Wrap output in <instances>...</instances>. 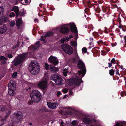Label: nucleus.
Segmentation results:
<instances>
[{
	"label": "nucleus",
	"mask_w": 126,
	"mask_h": 126,
	"mask_svg": "<svg viewBox=\"0 0 126 126\" xmlns=\"http://www.w3.org/2000/svg\"><path fill=\"white\" fill-rule=\"evenodd\" d=\"M70 27L71 31L73 32L76 33L77 32V29L74 23L70 24Z\"/></svg>",
	"instance_id": "17"
},
{
	"label": "nucleus",
	"mask_w": 126,
	"mask_h": 126,
	"mask_svg": "<svg viewBox=\"0 0 126 126\" xmlns=\"http://www.w3.org/2000/svg\"><path fill=\"white\" fill-rule=\"evenodd\" d=\"M83 122L84 123L89 124L92 122V121L90 119L87 117L84 118L83 119Z\"/></svg>",
	"instance_id": "14"
},
{
	"label": "nucleus",
	"mask_w": 126,
	"mask_h": 126,
	"mask_svg": "<svg viewBox=\"0 0 126 126\" xmlns=\"http://www.w3.org/2000/svg\"><path fill=\"white\" fill-rule=\"evenodd\" d=\"M9 16L10 17H12L14 16L15 15L13 12H12L10 13Z\"/></svg>",
	"instance_id": "34"
},
{
	"label": "nucleus",
	"mask_w": 126,
	"mask_h": 126,
	"mask_svg": "<svg viewBox=\"0 0 126 126\" xmlns=\"http://www.w3.org/2000/svg\"><path fill=\"white\" fill-rule=\"evenodd\" d=\"M63 72H66L67 73V70L66 69H64Z\"/></svg>",
	"instance_id": "51"
},
{
	"label": "nucleus",
	"mask_w": 126,
	"mask_h": 126,
	"mask_svg": "<svg viewBox=\"0 0 126 126\" xmlns=\"http://www.w3.org/2000/svg\"><path fill=\"white\" fill-rule=\"evenodd\" d=\"M49 70L50 71L52 72H57L58 71L57 68L55 67H52L51 66H50L49 68Z\"/></svg>",
	"instance_id": "22"
},
{
	"label": "nucleus",
	"mask_w": 126,
	"mask_h": 126,
	"mask_svg": "<svg viewBox=\"0 0 126 126\" xmlns=\"http://www.w3.org/2000/svg\"><path fill=\"white\" fill-rule=\"evenodd\" d=\"M120 124L118 123H117V124L115 125V126H119Z\"/></svg>",
	"instance_id": "56"
},
{
	"label": "nucleus",
	"mask_w": 126,
	"mask_h": 126,
	"mask_svg": "<svg viewBox=\"0 0 126 126\" xmlns=\"http://www.w3.org/2000/svg\"><path fill=\"white\" fill-rule=\"evenodd\" d=\"M14 115L15 117L14 118L13 121L15 123L18 122L20 119H22L23 117L22 113L20 111H18L17 113L15 114Z\"/></svg>",
	"instance_id": "5"
},
{
	"label": "nucleus",
	"mask_w": 126,
	"mask_h": 126,
	"mask_svg": "<svg viewBox=\"0 0 126 126\" xmlns=\"http://www.w3.org/2000/svg\"><path fill=\"white\" fill-rule=\"evenodd\" d=\"M30 97L34 102L37 103L41 100L42 96L39 91L35 90L32 91L30 94Z\"/></svg>",
	"instance_id": "2"
},
{
	"label": "nucleus",
	"mask_w": 126,
	"mask_h": 126,
	"mask_svg": "<svg viewBox=\"0 0 126 126\" xmlns=\"http://www.w3.org/2000/svg\"><path fill=\"white\" fill-rule=\"evenodd\" d=\"M35 45H36L37 46L39 47L40 46V44L39 43V41H38L36 42V44Z\"/></svg>",
	"instance_id": "45"
},
{
	"label": "nucleus",
	"mask_w": 126,
	"mask_h": 126,
	"mask_svg": "<svg viewBox=\"0 0 126 126\" xmlns=\"http://www.w3.org/2000/svg\"><path fill=\"white\" fill-rule=\"evenodd\" d=\"M64 93H66L68 91V90L67 89H64L63 90Z\"/></svg>",
	"instance_id": "41"
},
{
	"label": "nucleus",
	"mask_w": 126,
	"mask_h": 126,
	"mask_svg": "<svg viewBox=\"0 0 126 126\" xmlns=\"http://www.w3.org/2000/svg\"><path fill=\"white\" fill-rule=\"evenodd\" d=\"M0 59L1 60H7V59L4 56H1L0 57Z\"/></svg>",
	"instance_id": "35"
},
{
	"label": "nucleus",
	"mask_w": 126,
	"mask_h": 126,
	"mask_svg": "<svg viewBox=\"0 0 126 126\" xmlns=\"http://www.w3.org/2000/svg\"><path fill=\"white\" fill-rule=\"evenodd\" d=\"M8 57L9 58H11L13 57V56L11 53H9L7 55Z\"/></svg>",
	"instance_id": "39"
},
{
	"label": "nucleus",
	"mask_w": 126,
	"mask_h": 126,
	"mask_svg": "<svg viewBox=\"0 0 126 126\" xmlns=\"http://www.w3.org/2000/svg\"><path fill=\"white\" fill-rule=\"evenodd\" d=\"M78 67L79 68L81 69L82 70L78 71V73L75 74L68 82V84L69 85L74 84L76 86H79L80 83L83 82L81 79L84 76L85 74L86 70L85 65L83 62L80 60L78 62Z\"/></svg>",
	"instance_id": "1"
},
{
	"label": "nucleus",
	"mask_w": 126,
	"mask_h": 126,
	"mask_svg": "<svg viewBox=\"0 0 126 126\" xmlns=\"http://www.w3.org/2000/svg\"><path fill=\"white\" fill-rule=\"evenodd\" d=\"M115 59L114 58H113L111 60V62L112 63H115Z\"/></svg>",
	"instance_id": "43"
},
{
	"label": "nucleus",
	"mask_w": 126,
	"mask_h": 126,
	"mask_svg": "<svg viewBox=\"0 0 126 126\" xmlns=\"http://www.w3.org/2000/svg\"><path fill=\"white\" fill-rule=\"evenodd\" d=\"M19 43L18 42H17V44H16V45H15V46H14L13 47V49H15L16 48V47H19Z\"/></svg>",
	"instance_id": "31"
},
{
	"label": "nucleus",
	"mask_w": 126,
	"mask_h": 126,
	"mask_svg": "<svg viewBox=\"0 0 126 126\" xmlns=\"http://www.w3.org/2000/svg\"><path fill=\"white\" fill-rule=\"evenodd\" d=\"M11 113V111H9L8 113H7V114L9 115Z\"/></svg>",
	"instance_id": "59"
},
{
	"label": "nucleus",
	"mask_w": 126,
	"mask_h": 126,
	"mask_svg": "<svg viewBox=\"0 0 126 126\" xmlns=\"http://www.w3.org/2000/svg\"><path fill=\"white\" fill-rule=\"evenodd\" d=\"M4 12V9L2 7H0V15L2 16Z\"/></svg>",
	"instance_id": "25"
},
{
	"label": "nucleus",
	"mask_w": 126,
	"mask_h": 126,
	"mask_svg": "<svg viewBox=\"0 0 126 126\" xmlns=\"http://www.w3.org/2000/svg\"><path fill=\"white\" fill-rule=\"evenodd\" d=\"M27 53H25L18 56L15 58L12 62V63L15 66H16L20 64L27 57Z\"/></svg>",
	"instance_id": "3"
},
{
	"label": "nucleus",
	"mask_w": 126,
	"mask_h": 126,
	"mask_svg": "<svg viewBox=\"0 0 126 126\" xmlns=\"http://www.w3.org/2000/svg\"><path fill=\"white\" fill-rule=\"evenodd\" d=\"M54 32L52 31H49L47 32L45 35L46 37H49L53 35Z\"/></svg>",
	"instance_id": "21"
},
{
	"label": "nucleus",
	"mask_w": 126,
	"mask_h": 126,
	"mask_svg": "<svg viewBox=\"0 0 126 126\" xmlns=\"http://www.w3.org/2000/svg\"><path fill=\"white\" fill-rule=\"evenodd\" d=\"M78 123V122L77 120H74L71 122L73 126H77Z\"/></svg>",
	"instance_id": "26"
},
{
	"label": "nucleus",
	"mask_w": 126,
	"mask_h": 126,
	"mask_svg": "<svg viewBox=\"0 0 126 126\" xmlns=\"http://www.w3.org/2000/svg\"><path fill=\"white\" fill-rule=\"evenodd\" d=\"M39 47L38 46H37L36 45H35V46L33 47L32 48L33 49V50H36L37 48Z\"/></svg>",
	"instance_id": "36"
},
{
	"label": "nucleus",
	"mask_w": 126,
	"mask_h": 126,
	"mask_svg": "<svg viewBox=\"0 0 126 126\" xmlns=\"http://www.w3.org/2000/svg\"><path fill=\"white\" fill-rule=\"evenodd\" d=\"M37 66H39L38 65L37 62L36 60H34L31 61L29 65V67H33Z\"/></svg>",
	"instance_id": "13"
},
{
	"label": "nucleus",
	"mask_w": 126,
	"mask_h": 126,
	"mask_svg": "<svg viewBox=\"0 0 126 126\" xmlns=\"http://www.w3.org/2000/svg\"><path fill=\"white\" fill-rule=\"evenodd\" d=\"M6 28H0V31L1 33H4L6 31Z\"/></svg>",
	"instance_id": "24"
},
{
	"label": "nucleus",
	"mask_w": 126,
	"mask_h": 126,
	"mask_svg": "<svg viewBox=\"0 0 126 126\" xmlns=\"http://www.w3.org/2000/svg\"><path fill=\"white\" fill-rule=\"evenodd\" d=\"M9 126H14L13 124H9Z\"/></svg>",
	"instance_id": "55"
},
{
	"label": "nucleus",
	"mask_w": 126,
	"mask_h": 126,
	"mask_svg": "<svg viewBox=\"0 0 126 126\" xmlns=\"http://www.w3.org/2000/svg\"><path fill=\"white\" fill-rule=\"evenodd\" d=\"M15 23L14 21H12L10 23V25L11 26H13L15 25Z\"/></svg>",
	"instance_id": "37"
},
{
	"label": "nucleus",
	"mask_w": 126,
	"mask_h": 126,
	"mask_svg": "<svg viewBox=\"0 0 126 126\" xmlns=\"http://www.w3.org/2000/svg\"><path fill=\"white\" fill-rule=\"evenodd\" d=\"M69 94L70 95H72L73 94V92L71 91V90H70L69 91Z\"/></svg>",
	"instance_id": "48"
},
{
	"label": "nucleus",
	"mask_w": 126,
	"mask_h": 126,
	"mask_svg": "<svg viewBox=\"0 0 126 126\" xmlns=\"http://www.w3.org/2000/svg\"><path fill=\"white\" fill-rule=\"evenodd\" d=\"M16 25L19 29L20 28V26H22L23 24L22 23L21 19L20 18L18 19L16 21Z\"/></svg>",
	"instance_id": "15"
},
{
	"label": "nucleus",
	"mask_w": 126,
	"mask_h": 126,
	"mask_svg": "<svg viewBox=\"0 0 126 126\" xmlns=\"http://www.w3.org/2000/svg\"><path fill=\"white\" fill-rule=\"evenodd\" d=\"M82 50L83 52H84L85 53L87 52V50L86 48L84 47L82 48Z\"/></svg>",
	"instance_id": "38"
},
{
	"label": "nucleus",
	"mask_w": 126,
	"mask_h": 126,
	"mask_svg": "<svg viewBox=\"0 0 126 126\" xmlns=\"http://www.w3.org/2000/svg\"><path fill=\"white\" fill-rule=\"evenodd\" d=\"M124 92H123V93H122V94H121V95L122 96H124Z\"/></svg>",
	"instance_id": "60"
},
{
	"label": "nucleus",
	"mask_w": 126,
	"mask_h": 126,
	"mask_svg": "<svg viewBox=\"0 0 126 126\" xmlns=\"http://www.w3.org/2000/svg\"><path fill=\"white\" fill-rule=\"evenodd\" d=\"M17 72H15L12 75V76L13 78H15L17 76Z\"/></svg>",
	"instance_id": "32"
},
{
	"label": "nucleus",
	"mask_w": 126,
	"mask_h": 126,
	"mask_svg": "<svg viewBox=\"0 0 126 126\" xmlns=\"http://www.w3.org/2000/svg\"><path fill=\"white\" fill-rule=\"evenodd\" d=\"M45 68L47 70L48 69V68H49L50 67L51 65H49L45 63Z\"/></svg>",
	"instance_id": "29"
},
{
	"label": "nucleus",
	"mask_w": 126,
	"mask_h": 126,
	"mask_svg": "<svg viewBox=\"0 0 126 126\" xmlns=\"http://www.w3.org/2000/svg\"><path fill=\"white\" fill-rule=\"evenodd\" d=\"M71 37H67L66 38V39L68 41H69V39H71Z\"/></svg>",
	"instance_id": "58"
},
{
	"label": "nucleus",
	"mask_w": 126,
	"mask_h": 126,
	"mask_svg": "<svg viewBox=\"0 0 126 126\" xmlns=\"http://www.w3.org/2000/svg\"><path fill=\"white\" fill-rule=\"evenodd\" d=\"M69 30L67 27L64 26L62 27L60 30V32L62 33H67L69 32Z\"/></svg>",
	"instance_id": "12"
},
{
	"label": "nucleus",
	"mask_w": 126,
	"mask_h": 126,
	"mask_svg": "<svg viewBox=\"0 0 126 126\" xmlns=\"http://www.w3.org/2000/svg\"><path fill=\"white\" fill-rule=\"evenodd\" d=\"M77 59L76 58H74L73 59V62L75 64L77 63Z\"/></svg>",
	"instance_id": "33"
},
{
	"label": "nucleus",
	"mask_w": 126,
	"mask_h": 126,
	"mask_svg": "<svg viewBox=\"0 0 126 126\" xmlns=\"http://www.w3.org/2000/svg\"><path fill=\"white\" fill-rule=\"evenodd\" d=\"M61 41L62 43H63L66 41V39L65 38H63L61 39Z\"/></svg>",
	"instance_id": "46"
},
{
	"label": "nucleus",
	"mask_w": 126,
	"mask_h": 126,
	"mask_svg": "<svg viewBox=\"0 0 126 126\" xmlns=\"http://www.w3.org/2000/svg\"><path fill=\"white\" fill-rule=\"evenodd\" d=\"M115 71L113 69H111L109 71V74L111 75H113Z\"/></svg>",
	"instance_id": "28"
},
{
	"label": "nucleus",
	"mask_w": 126,
	"mask_h": 126,
	"mask_svg": "<svg viewBox=\"0 0 126 126\" xmlns=\"http://www.w3.org/2000/svg\"><path fill=\"white\" fill-rule=\"evenodd\" d=\"M5 108L4 106H2V107L1 108V109L0 110V111H3L5 110Z\"/></svg>",
	"instance_id": "40"
},
{
	"label": "nucleus",
	"mask_w": 126,
	"mask_h": 126,
	"mask_svg": "<svg viewBox=\"0 0 126 126\" xmlns=\"http://www.w3.org/2000/svg\"><path fill=\"white\" fill-rule=\"evenodd\" d=\"M112 63L111 62V63H109L108 64V67H110L112 65Z\"/></svg>",
	"instance_id": "50"
},
{
	"label": "nucleus",
	"mask_w": 126,
	"mask_h": 126,
	"mask_svg": "<svg viewBox=\"0 0 126 126\" xmlns=\"http://www.w3.org/2000/svg\"><path fill=\"white\" fill-rule=\"evenodd\" d=\"M122 27V26L121 25H119V27L120 28H121Z\"/></svg>",
	"instance_id": "62"
},
{
	"label": "nucleus",
	"mask_w": 126,
	"mask_h": 126,
	"mask_svg": "<svg viewBox=\"0 0 126 126\" xmlns=\"http://www.w3.org/2000/svg\"><path fill=\"white\" fill-rule=\"evenodd\" d=\"M0 118L1 119V120L2 121L6 119L5 118Z\"/></svg>",
	"instance_id": "53"
},
{
	"label": "nucleus",
	"mask_w": 126,
	"mask_h": 126,
	"mask_svg": "<svg viewBox=\"0 0 126 126\" xmlns=\"http://www.w3.org/2000/svg\"><path fill=\"white\" fill-rule=\"evenodd\" d=\"M24 15V14L23 13H21V14H20V15H19L20 16H23Z\"/></svg>",
	"instance_id": "54"
},
{
	"label": "nucleus",
	"mask_w": 126,
	"mask_h": 126,
	"mask_svg": "<svg viewBox=\"0 0 126 126\" xmlns=\"http://www.w3.org/2000/svg\"><path fill=\"white\" fill-rule=\"evenodd\" d=\"M6 63V61H5V60H4L3 61H2V63H3V64H5Z\"/></svg>",
	"instance_id": "57"
},
{
	"label": "nucleus",
	"mask_w": 126,
	"mask_h": 126,
	"mask_svg": "<svg viewBox=\"0 0 126 126\" xmlns=\"http://www.w3.org/2000/svg\"><path fill=\"white\" fill-rule=\"evenodd\" d=\"M24 1H25V3H27L28 2V0H24Z\"/></svg>",
	"instance_id": "61"
},
{
	"label": "nucleus",
	"mask_w": 126,
	"mask_h": 126,
	"mask_svg": "<svg viewBox=\"0 0 126 126\" xmlns=\"http://www.w3.org/2000/svg\"><path fill=\"white\" fill-rule=\"evenodd\" d=\"M71 37V38H72V36L70 35H69V37Z\"/></svg>",
	"instance_id": "63"
},
{
	"label": "nucleus",
	"mask_w": 126,
	"mask_h": 126,
	"mask_svg": "<svg viewBox=\"0 0 126 126\" xmlns=\"http://www.w3.org/2000/svg\"><path fill=\"white\" fill-rule=\"evenodd\" d=\"M33 103V102L32 101H30L28 102V104L31 105Z\"/></svg>",
	"instance_id": "47"
},
{
	"label": "nucleus",
	"mask_w": 126,
	"mask_h": 126,
	"mask_svg": "<svg viewBox=\"0 0 126 126\" xmlns=\"http://www.w3.org/2000/svg\"><path fill=\"white\" fill-rule=\"evenodd\" d=\"M46 37L45 36V35L43 36H42L41 38V40L42 41H43L45 43L46 42V41L45 39L46 38Z\"/></svg>",
	"instance_id": "30"
},
{
	"label": "nucleus",
	"mask_w": 126,
	"mask_h": 126,
	"mask_svg": "<svg viewBox=\"0 0 126 126\" xmlns=\"http://www.w3.org/2000/svg\"><path fill=\"white\" fill-rule=\"evenodd\" d=\"M64 122L63 121H62L61 123V126H64L63 125Z\"/></svg>",
	"instance_id": "52"
},
{
	"label": "nucleus",
	"mask_w": 126,
	"mask_h": 126,
	"mask_svg": "<svg viewBox=\"0 0 126 126\" xmlns=\"http://www.w3.org/2000/svg\"><path fill=\"white\" fill-rule=\"evenodd\" d=\"M16 91L15 90H13V89H8V93L11 96H13L15 94Z\"/></svg>",
	"instance_id": "20"
},
{
	"label": "nucleus",
	"mask_w": 126,
	"mask_h": 126,
	"mask_svg": "<svg viewBox=\"0 0 126 126\" xmlns=\"http://www.w3.org/2000/svg\"><path fill=\"white\" fill-rule=\"evenodd\" d=\"M70 45L72 46L76 47L77 46V43L74 41H71L70 43Z\"/></svg>",
	"instance_id": "27"
},
{
	"label": "nucleus",
	"mask_w": 126,
	"mask_h": 126,
	"mask_svg": "<svg viewBox=\"0 0 126 126\" xmlns=\"http://www.w3.org/2000/svg\"><path fill=\"white\" fill-rule=\"evenodd\" d=\"M47 105L48 107L51 109H54L56 108L57 106V103L54 102L52 103L50 102H47Z\"/></svg>",
	"instance_id": "11"
},
{
	"label": "nucleus",
	"mask_w": 126,
	"mask_h": 126,
	"mask_svg": "<svg viewBox=\"0 0 126 126\" xmlns=\"http://www.w3.org/2000/svg\"><path fill=\"white\" fill-rule=\"evenodd\" d=\"M47 80L45 78H44L38 85L41 89L44 90L47 86Z\"/></svg>",
	"instance_id": "7"
},
{
	"label": "nucleus",
	"mask_w": 126,
	"mask_h": 126,
	"mask_svg": "<svg viewBox=\"0 0 126 126\" xmlns=\"http://www.w3.org/2000/svg\"><path fill=\"white\" fill-rule=\"evenodd\" d=\"M70 46L66 44H63L61 47L62 49L65 51Z\"/></svg>",
	"instance_id": "19"
},
{
	"label": "nucleus",
	"mask_w": 126,
	"mask_h": 126,
	"mask_svg": "<svg viewBox=\"0 0 126 126\" xmlns=\"http://www.w3.org/2000/svg\"><path fill=\"white\" fill-rule=\"evenodd\" d=\"M11 10L14 11L15 12L16 14V17L17 18L20 14L18 7L16 6H14L12 7Z\"/></svg>",
	"instance_id": "10"
},
{
	"label": "nucleus",
	"mask_w": 126,
	"mask_h": 126,
	"mask_svg": "<svg viewBox=\"0 0 126 126\" xmlns=\"http://www.w3.org/2000/svg\"><path fill=\"white\" fill-rule=\"evenodd\" d=\"M61 94V93L60 91L58 92L57 93V95L58 96H59Z\"/></svg>",
	"instance_id": "44"
},
{
	"label": "nucleus",
	"mask_w": 126,
	"mask_h": 126,
	"mask_svg": "<svg viewBox=\"0 0 126 126\" xmlns=\"http://www.w3.org/2000/svg\"><path fill=\"white\" fill-rule=\"evenodd\" d=\"M29 67V69L31 73L33 75L37 74L39 72L40 67L39 66L36 67Z\"/></svg>",
	"instance_id": "6"
},
{
	"label": "nucleus",
	"mask_w": 126,
	"mask_h": 126,
	"mask_svg": "<svg viewBox=\"0 0 126 126\" xmlns=\"http://www.w3.org/2000/svg\"><path fill=\"white\" fill-rule=\"evenodd\" d=\"M7 20V18H2L0 19V24L1 25L3 23L5 22L6 20Z\"/></svg>",
	"instance_id": "23"
},
{
	"label": "nucleus",
	"mask_w": 126,
	"mask_h": 126,
	"mask_svg": "<svg viewBox=\"0 0 126 126\" xmlns=\"http://www.w3.org/2000/svg\"><path fill=\"white\" fill-rule=\"evenodd\" d=\"M8 89H13V90H15L16 84L15 83L13 80H11L10 82L8 84Z\"/></svg>",
	"instance_id": "9"
},
{
	"label": "nucleus",
	"mask_w": 126,
	"mask_h": 126,
	"mask_svg": "<svg viewBox=\"0 0 126 126\" xmlns=\"http://www.w3.org/2000/svg\"><path fill=\"white\" fill-rule=\"evenodd\" d=\"M65 52L69 54H72L73 52V49L70 46L65 51Z\"/></svg>",
	"instance_id": "18"
},
{
	"label": "nucleus",
	"mask_w": 126,
	"mask_h": 126,
	"mask_svg": "<svg viewBox=\"0 0 126 126\" xmlns=\"http://www.w3.org/2000/svg\"><path fill=\"white\" fill-rule=\"evenodd\" d=\"M63 73L64 76H67V73L66 72H63Z\"/></svg>",
	"instance_id": "49"
},
{
	"label": "nucleus",
	"mask_w": 126,
	"mask_h": 126,
	"mask_svg": "<svg viewBox=\"0 0 126 126\" xmlns=\"http://www.w3.org/2000/svg\"><path fill=\"white\" fill-rule=\"evenodd\" d=\"M124 94H125V95H126V93L125 92H124Z\"/></svg>",
	"instance_id": "64"
},
{
	"label": "nucleus",
	"mask_w": 126,
	"mask_h": 126,
	"mask_svg": "<svg viewBox=\"0 0 126 126\" xmlns=\"http://www.w3.org/2000/svg\"><path fill=\"white\" fill-rule=\"evenodd\" d=\"M39 111L40 112L42 113L47 112L49 111V110L44 106H43L41 107L39 110Z\"/></svg>",
	"instance_id": "16"
},
{
	"label": "nucleus",
	"mask_w": 126,
	"mask_h": 126,
	"mask_svg": "<svg viewBox=\"0 0 126 126\" xmlns=\"http://www.w3.org/2000/svg\"><path fill=\"white\" fill-rule=\"evenodd\" d=\"M93 121L96 123H97L98 122V121H97L96 120L94 119L92 120Z\"/></svg>",
	"instance_id": "42"
},
{
	"label": "nucleus",
	"mask_w": 126,
	"mask_h": 126,
	"mask_svg": "<svg viewBox=\"0 0 126 126\" xmlns=\"http://www.w3.org/2000/svg\"><path fill=\"white\" fill-rule=\"evenodd\" d=\"M49 61L55 65H57L58 63V59L55 57L51 56L49 58Z\"/></svg>",
	"instance_id": "8"
},
{
	"label": "nucleus",
	"mask_w": 126,
	"mask_h": 126,
	"mask_svg": "<svg viewBox=\"0 0 126 126\" xmlns=\"http://www.w3.org/2000/svg\"><path fill=\"white\" fill-rule=\"evenodd\" d=\"M50 79L51 80H54L57 85H61L63 83V80L61 76L58 74L52 75Z\"/></svg>",
	"instance_id": "4"
}]
</instances>
